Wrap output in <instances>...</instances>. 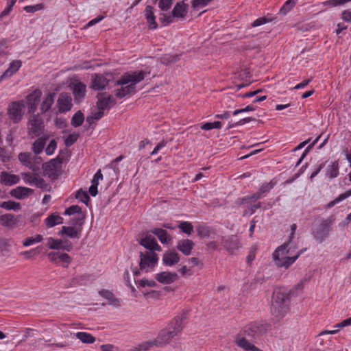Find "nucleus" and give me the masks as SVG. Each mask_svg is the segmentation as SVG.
Returning <instances> with one entry per match:
<instances>
[{
    "label": "nucleus",
    "mask_w": 351,
    "mask_h": 351,
    "mask_svg": "<svg viewBox=\"0 0 351 351\" xmlns=\"http://www.w3.org/2000/svg\"><path fill=\"white\" fill-rule=\"evenodd\" d=\"M144 71H133L124 73L117 81V84L121 87L116 90L115 95L119 99L130 95L136 89V84L142 81L145 77Z\"/></svg>",
    "instance_id": "1"
},
{
    "label": "nucleus",
    "mask_w": 351,
    "mask_h": 351,
    "mask_svg": "<svg viewBox=\"0 0 351 351\" xmlns=\"http://www.w3.org/2000/svg\"><path fill=\"white\" fill-rule=\"evenodd\" d=\"M186 319L185 315L176 317L163 330L158 334L157 338L152 341L154 346H161L165 345L182 330V323Z\"/></svg>",
    "instance_id": "2"
},
{
    "label": "nucleus",
    "mask_w": 351,
    "mask_h": 351,
    "mask_svg": "<svg viewBox=\"0 0 351 351\" xmlns=\"http://www.w3.org/2000/svg\"><path fill=\"white\" fill-rule=\"evenodd\" d=\"M290 298L289 295L280 289L274 291L271 313L276 319H282L289 310Z\"/></svg>",
    "instance_id": "3"
},
{
    "label": "nucleus",
    "mask_w": 351,
    "mask_h": 351,
    "mask_svg": "<svg viewBox=\"0 0 351 351\" xmlns=\"http://www.w3.org/2000/svg\"><path fill=\"white\" fill-rule=\"evenodd\" d=\"M295 248V247L291 246L290 242H286L278 247L272 254L276 265L279 267H285L286 269L291 266L298 258V255L285 256L282 258H280V256L291 254Z\"/></svg>",
    "instance_id": "4"
},
{
    "label": "nucleus",
    "mask_w": 351,
    "mask_h": 351,
    "mask_svg": "<svg viewBox=\"0 0 351 351\" xmlns=\"http://www.w3.org/2000/svg\"><path fill=\"white\" fill-rule=\"evenodd\" d=\"M27 132L32 137L48 135L45 133V123L40 114H30L27 122Z\"/></svg>",
    "instance_id": "5"
},
{
    "label": "nucleus",
    "mask_w": 351,
    "mask_h": 351,
    "mask_svg": "<svg viewBox=\"0 0 351 351\" xmlns=\"http://www.w3.org/2000/svg\"><path fill=\"white\" fill-rule=\"evenodd\" d=\"M271 328V324L265 321L252 322L246 326L243 330L245 336L252 339H258Z\"/></svg>",
    "instance_id": "6"
},
{
    "label": "nucleus",
    "mask_w": 351,
    "mask_h": 351,
    "mask_svg": "<svg viewBox=\"0 0 351 351\" xmlns=\"http://www.w3.org/2000/svg\"><path fill=\"white\" fill-rule=\"evenodd\" d=\"M334 221L335 219L332 216L326 219H322L318 226L313 230L312 234L319 243H322L328 237Z\"/></svg>",
    "instance_id": "7"
},
{
    "label": "nucleus",
    "mask_w": 351,
    "mask_h": 351,
    "mask_svg": "<svg viewBox=\"0 0 351 351\" xmlns=\"http://www.w3.org/2000/svg\"><path fill=\"white\" fill-rule=\"evenodd\" d=\"M158 256L155 252H140V270H145L147 272L148 270L146 268H154L158 263Z\"/></svg>",
    "instance_id": "8"
},
{
    "label": "nucleus",
    "mask_w": 351,
    "mask_h": 351,
    "mask_svg": "<svg viewBox=\"0 0 351 351\" xmlns=\"http://www.w3.org/2000/svg\"><path fill=\"white\" fill-rule=\"evenodd\" d=\"M25 108V101L20 100L12 102L8 109V114L11 120L14 123H17L22 119L23 112V110Z\"/></svg>",
    "instance_id": "9"
},
{
    "label": "nucleus",
    "mask_w": 351,
    "mask_h": 351,
    "mask_svg": "<svg viewBox=\"0 0 351 351\" xmlns=\"http://www.w3.org/2000/svg\"><path fill=\"white\" fill-rule=\"evenodd\" d=\"M42 91L40 89H36L32 93L26 96L25 105L27 106V113L34 114L38 108V105L40 101Z\"/></svg>",
    "instance_id": "10"
},
{
    "label": "nucleus",
    "mask_w": 351,
    "mask_h": 351,
    "mask_svg": "<svg viewBox=\"0 0 351 351\" xmlns=\"http://www.w3.org/2000/svg\"><path fill=\"white\" fill-rule=\"evenodd\" d=\"M97 101L96 103V106L98 110H102L103 112L105 110H109L117 104L115 99L111 95L106 96V93L97 94Z\"/></svg>",
    "instance_id": "11"
},
{
    "label": "nucleus",
    "mask_w": 351,
    "mask_h": 351,
    "mask_svg": "<svg viewBox=\"0 0 351 351\" xmlns=\"http://www.w3.org/2000/svg\"><path fill=\"white\" fill-rule=\"evenodd\" d=\"M75 104H80L84 101L86 94V86L82 82L71 83L70 85Z\"/></svg>",
    "instance_id": "12"
},
{
    "label": "nucleus",
    "mask_w": 351,
    "mask_h": 351,
    "mask_svg": "<svg viewBox=\"0 0 351 351\" xmlns=\"http://www.w3.org/2000/svg\"><path fill=\"white\" fill-rule=\"evenodd\" d=\"M58 113L70 111L73 107L72 98L67 93H61L57 100Z\"/></svg>",
    "instance_id": "13"
},
{
    "label": "nucleus",
    "mask_w": 351,
    "mask_h": 351,
    "mask_svg": "<svg viewBox=\"0 0 351 351\" xmlns=\"http://www.w3.org/2000/svg\"><path fill=\"white\" fill-rule=\"evenodd\" d=\"M139 244L149 250L148 252H160L162 250L161 247L158 244L156 240L149 234H146V235L140 240Z\"/></svg>",
    "instance_id": "14"
},
{
    "label": "nucleus",
    "mask_w": 351,
    "mask_h": 351,
    "mask_svg": "<svg viewBox=\"0 0 351 351\" xmlns=\"http://www.w3.org/2000/svg\"><path fill=\"white\" fill-rule=\"evenodd\" d=\"M221 245L230 253H233L234 250L239 249V242L236 236L222 237Z\"/></svg>",
    "instance_id": "15"
},
{
    "label": "nucleus",
    "mask_w": 351,
    "mask_h": 351,
    "mask_svg": "<svg viewBox=\"0 0 351 351\" xmlns=\"http://www.w3.org/2000/svg\"><path fill=\"white\" fill-rule=\"evenodd\" d=\"M90 88L94 90H104L108 84V79L101 74H94L91 78Z\"/></svg>",
    "instance_id": "16"
},
{
    "label": "nucleus",
    "mask_w": 351,
    "mask_h": 351,
    "mask_svg": "<svg viewBox=\"0 0 351 351\" xmlns=\"http://www.w3.org/2000/svg\"><path fill=\"white\" fill-rule=\"evenodd\" d=\"M22 65V62L20 60H12L8 69H6L3 74L0 76V82L5 79L11 77L15 73H16Z\"/></svg>",
    "instance_id": "17"
},
{
    "label": "nucleus",
    "mask_w": 351,
    "mask_h": 351,
    "mask_svg": "<svg viewBox=\"0 0 351 351\" xmlns=\"http://www.w3.org/2000/svg\"><path fill=\"white\" fill-rule=\"evenodd\" d=\"M178 278L177 273L170 271H162L156 275V280L162 284H171Z\"/></svg>",
    "instance_id": "18"
},
{
    "label": "nucleus",
    "mask_w": 351,
    "mask_h": 351,
    "mask_svg": "<svg viewBox=\"0 0 351 351\" xmlns=\"http://www.w3.org/2000/svg\"><path fill=\"white\" fill-rule=\"evenodd\" d=\"M33 193V189L23 186H18L10 192L11 195L18 199H24Z\"/></svg>",
    "instance_id": "19"
},
{
    "label": "nucleus",
    "mask_w": 351,
    "mask_h": 351,
    "mask_svg": "<svg viewBox=\"0 0 351 351\" xmlns=\"http://www.w3.org/2000/svg\"><path fill=\"white\" fill-rule=\"evenodd\" d=\"M235 343L245 351H263L248 341L245 337L237 336L235 339Z\"/></svg>",
    "instance_id": "20"
},
{
    "label": "nucleus",
    "mask_w": 351,
    "mask_h": 351,
    "mask_svg": "<svg viewBox=\"0 0 351 351\" xmlns=\"http://www.w3.org/2000/svg\"><path fill=\"white\" fill-rule=\"evenodd\" d=\"M195 246V243L190 239H182L178 243L177 248L183 254L189 256Z\"/></svg>",
    "instance_id": "21"
},
{
    "label": "nucleus",
    "mask_w": 351,
    "mask_h": 351,
    "mask_svg": "<svg viewBox=\"0 0 351 351\" xmlns=\"http://www.w3.org/2000/svg\"><path fill=\"white\" fill-rule=\"evenodd\" d=\"M145 16L149 29H155L158 27V24L156 21V16L154 13V8L152 6L148 5L145 7Z\"/></svg>",
    "instance_id": "22"
},
{
    "label": "nucleus",
    "mask_w": 351,
    "mask_h": 351,
    "mask_svg": "<svg viewBox=\"0 0 351 351\" xmlns=\"http://www.w3.org/2000/svg\"><path fill=\"white\" fill-rule=\"evenodd\" d=\"M189 5L184 3V1L178 2L174 6L171 13L174 18H184L188 11Z\"/></svg>",
    "instance_id": "23"
},
{
    "label": "nucleus",
    "mask_w": 351,
    "mask_h": 351,
    "mask_svg": "<svg viewBox=\"0 0 351 351\" xmlns=\"http://www.w3.org/2000/svg\"><path fill=\"white\" fill-rule=\"evenodd\" d=\"M180 261L179 254L174 251L166 252L162 257L163 263L165 265L171 266L178 263Z\"/></svg>",
    "instance_id": "24"
},
{
    "label": "nucleus",
    "mask_w": 351,
    "mask_h": 351,
    "mask_svg": "<svg viewBox=\"0 0 351 351\" xmlns=\"http://www.w3.org/2000/svg\"><path fill=\"white\" fill-rule=\"evenodd\" d=\"M1 182L6 186L17 184L20 179L18 176L2 171L0 175Z\"/></svg>",
    "instance_id": "25"
},
{
    "label": "nucleus",
    "mask_w": 351,
    "mask_h": 351,
    "mask_svg": "<svg viewBox=\"0 0 351 351\" xmlns=\"http://www.w3.org/2000/svg\"><path fill=\"white\" fill-rule=\"evenodd\" d=\"M37 138L38 140L32 145V150L35 154H39L43 152L47 141L49 138V135H43Z\"/></svg>",
    "instance_id": "26"
},
{
    "label": "nucleus",
    "mask_w": 351,
    "mask_h": 351,
    "mask_svg": "<svg viewBox=\"0 0 351 351\" xmlns=\"http://www.w3.org/2000/svg\"><path fill=\"white\" fill-rule=\"evenodd\" d=\"M55 93H48L44 98L40 105V113L45 114L51 108L54 103Z\"/></svg>",
    "instance_id": "27"
},
{
    "label": "nucleus",
    "mask_w": 351,
    "mask_h": 351,
    "mask_svg": "<svg viewBox=\"0 0 351 351\" xmlns=\"http://www.w3.org/2000/svg\"><path fill=\"white\" fill-rule=\"evenodd\" d=\"M81 228L77 230L73 226H62V229L59 231L58 234L62 235L66 234L71 239H79L80 237Z\"/></svg>",
    "instance_id": "28"
},
{
    "label": "nucleus",
    "mask_w": 351,
    "mask_h": 351,
    "mask_svg": "<svg viewBox=\"0 0 351 351\" xmlns=\"http://www.w3.org/2000/svg\"><path fill=\"white\" fill-rule=\"evenodd\" d=\"M45 223L47 227L52 228L58 224H62L63 218L57 213H53L45 219Z\"/></svg>",
    "instance_id": "29"
},
{
    "label": "nucleus",
    "mask_w": 351,
    "mask_h": 351,
    "mask_svg": "<svg viewBox=\"0 0 351 351\" xmlns=\"http://www.w3.org/2000/svg\"><path fill=\"white\" fill-rule=\"evenodd\" d=\"M99 295L108 301L109 304L115 306H119V301L115 298L112 292L107 289H102L99 291Z\"/></svg>",
    "instance_id": "30"
},
{
    "label": "nucleus",
    "mask_w": 351,
    "mask_h": 351,
    "mask_svg": "<svg viewBox=\"0 0 351 351\" xmlns=\"http://www.w3.org/2000/svg\"><path fill=\"white\" fill-rule=\"evenodd\" d=\"M18 220L14 215L11 213L4 214L0 216V225L3 227H10L16 224Z\"/></svg>",
    "instance_id": "31"
},
{
    "label": "nucleus",
    "mask_w": 351,
    "mask_h": 351,
    "mask_svg": "<svg viewBox=\"0 0 351 351\" xmlns=\"http://www.w3.org/2000/svg\"><path fill=\"white\" fill-rule=\"evenodd\" d=\"M150 232L156 235L162 243H167L168 232L167 230L156 228L151 230Z\"/></svg>",
    "instance_id": "32"
},
{
    "label": "nucleus",
    "mask_w": 351,
    "mask_h": 351,
    "mask_svg": "<svg viewBox=\"0 0 351 351\" xmlns=\"http://www.w3.org/2000/svg\"><path fill=\"white\" fill-rule=\"evenodd\" d=\"M339 175V164L337 161H334L328 165L326 169V176L330 179L337 177Z\"/></svg>",
    "instance_id": "33"
},
{
    "label": "nucleus",
    "mask_w": 351,
    "mask_h": 351,
    "mask_svg": "<svg viewBox=\"0 0 351 351\" xmlns=\"http://www.w3.org/2000/svg\"><path fill=\"white\" fill-rule=\"evenodd\" d=\"M75 337L84 343H93L95 341V337L91 334L85 332H78Z\"/></svg>",
    "instance_id": "34"
},
{
    "label": "nucleus",
    "mask_w": 351,
    "mask_h": 351,
    "mask_svg": "<svg viewBox=\"0 0 351 351\" xmlns=\"http://www.w3.org/2000/svg\"><path fill=\"white\" fill-rule=\"evenodd\" d=\"M84 121V114L81 110H78L77 112L74 114L71 119V124L75 127L77 128L82 125Z\"/></svg>",
    "instance_id": "35"
},
{
    "label": "nucleus",
    "mask_w": 351,
    "mask_h": 351,
    "mask_svg": "<svg viewBox=\"0 0 351 351\" xmlns=\"http://www.w3.org/2000/svg\"><path fill=\"white\" fill-rule=\"evenodd\" d=\"M0 207L7 210H18L21 208V204L19 202L9 200L0 203Z\"/></svg>",
    "instance_id": "36"
},
{
    "label": "nucleus",
    "mask_w": 351,
    "mask_h": 351,
    "mask_svg": "<svg viewBox=\"0 0 351 351\" xmlns=\"http://www.w3.org/2000/svg\"><path fill=\"white\" fill-rule=\"evenodd\" d=\"M351 196V189L346 191V192L340 194L337 197H336L333 201L330 202L327 204V208H332L335 204H338L339 202H341L342 200L349 197Z\"/></svg>",
    "instance_id": "37"
},
{
    "label": "nucleus",
    "mask_w": 351,
    "mask_h": 351,
    "mask_svg": "<svg viewBox=\"0 0 351 351\" xmlns=\"http://www.w3.org/2000/svg\"><path fill=\"white\" fill-rule=\"evenodd\" d=\"M42 167L45 175L51 176V173L56 170L57 165L55 164V160H51L48 162L43 163Z\"/></svg>",
    "instance_id": "38"
},
{
    "label": "nucleus",
    "mask_w": 351,
    "mask_h": 351,
    "mask_svg": "<svg viewBox=\"0 0 351 351\" xmlns=\"http://www.w3.org/2000/svg\"><path fill=\"white\" fill-rule=\"evenodd\" d=\"M262 193L258 191L257 193L253 194L249 197H243L237 201V204H245L250 202H255L257 199H259L262 197Z\"/></svg>",
    "instance_id": "39"
},
{
    "label": "nucleus",
    "mask_w": 351,
    "mask_h": 351,
    "mask_svg": "<svg viewBox=\"0 0 351 351\" xmlns=\"http://www.w3.org/2000/svg\"><path fill=\"white\" fill-rule=\"evenodd\" d=\"M31 153L21 152L19 154L18 158L23 165L27 167L31 166Z\"/></svg>",
    "instance_id": "40"
},
{
    "label": "nucleus",
    "mask_w": 351,
    "mask_h": 351,
    "mask_svg": "<svg viewBox=\"0 0 351 351\" xmlns=\"http://www.w3.org/2000/svg\"><path fill=\"white\" fill-rule=\"evenodd\" d=\"M179 60V55L166 54L160 58V62L163 64L167 65L170 63L176 62Z\"/></svg>",
    "instance_id": "41"
},
{
    "label": "nucleus",
    "mask_w": 351,
    "mask_h": 351,
    "mask_svg": "<svg viewBox=\"0 0 351 351\" xmlns=\"http://www.w3.org/2000/svg\"><path fill=\"white\" fill-rule=\"evenodd\" d=\"M62 241V239H55L53 237H49L47 239V246L51 250H61Z\"/></svg>",
    "instance_id": "42"
},
{
    "label": "nucleus",
    "mask_w": 351,
    "mask_h": 351,
    "mask_svg": "<svg viewBox=\"0 0 351 351\" xmlns=\"http://www.w3.org/2000/svg\"><path fill=\"white\" fill-rule=\"evenodd\" d=\"M178 228L180 229L181 232L185 233L188 235L191 234L193 232V226L191 223L188 221H182L179 223Z\"/></svg>",
    "instance_id": "43"
},
{
    "label": "nucleus",
    "mask_w": 351,
    "mask_h": 351,
    "mask_svg": "<svg viewBox=\"0 0 351 351\" xmlns=\"http://www.w3.org/2000/svg\"><path fill=\"white\" fill-rule=\"evenodd\" d=\"M75 198L80 199L82 202L84 203L86 206H88L90 201V197L88 196L86 191H83L82 189H79L75 195Z\"/></svg>",
    "instance_id": "44"
},
{
    "label": "nucleus",
    "mask_w": 351,
    "mask_h": 351,
    "mask_svg": "<svg viewBox=\"0 0 351 351\" xmlns=\"http://www.w3.org/2000/svg\"><path fill=\"white\" fill-rule=\"evenodd\" d=\"M74 214H77V215H84L82 213V208L77 205L71 206L67 208L64 213V215H72Z\"/></svg>",
    "instance_id": "45"
},
{
    "label": "nucleus",
    "mask_w": 351,
    "mask_h": 351,
    "mask_svg": "<svg viewBox=\"0 0 351 351\" xmlns=\"http://www.w3.org/2000/svg\"><path fill=\"white\" fill-rule=\"evenodd\" d=\"M296 4L295 0H287L283 5V6L280 10V13L282 14H286L288 12H289Z\"/></svg>",
    "instance_id": "46"
},
{
    "label": "nucleus",
    "mask_w": 351,
    "mask_h": 351,
    "mask_svg": "<svg viewBox=\"0 0 351 351\" xmlns=\"http://www.w3.org/2000/svg\"><path fill=\"white\" fill-rule=\"evenodd\" d=\"M197 232L201 238H208L210 234V229L206 226H199L197 228Z\"/></svg>",
    "instance_id": "47"
},
{
    "label": "nucleus",
    "mask_w": 351,
    "mask_h": 351,
    "mask_svg": "<svg viewBox=\"0 0 351 351\" xmlns=\"http://www.w3.org/2000/svg\"><path fill=\"white\" fill-rule=\"evenodd\" d=\"M349 1H351V0H328L323 3L325 6L332 8L342 5Z\"/></svg>",
    "instance_id": "48"
},
{
    "label": "nucleus",
    "mask_w": 351,
    "mask_h": 351,
    "mask_svg": "<svg viewBox=\"0 0 351 351\" xmlns=\"http://www.w3.org/2000/svg\"><path fill=\"white\" fill-rule=\"evenodd\" d=\"M84 215H77V217L71 218L69 223L72 226L82 227L84 223Z\"/></svg>",
    "instance_id": "49"
},
{
    "label": "nucleus",
    "mask_w": 351,
    "mask_h": 351,
    "mask_svg": "<svg viewBox=\"0 0 351 351\" xmlns=\"http://www.w3.org/2000/svg\"><path fill=\"white\" fill-rule=\"evenodd\" d=\"M221 123L219 121L213 123L208 122L201 125V129L203 130H210L212 129L220 128Z\"/></svg>",
    "instance_id": "50"
},
{
    "label": "nucleus",
    "mask_w": 351,
    "mask_h": 351,
    "mask_svg": "<svg viewBox=\"0 0 351 351\" xmlns=\"http://www.w3.org/2000/svg\"><path fill=\"white\" fill-rule=\"evenodd\" d=\"M45 5L43 3H38L34 5H26L23 8V10L28 13H34L35 12L44 9Z\"/></svg>",
    "instance_id": "51"
},
{
    "label": "nucleus",
    "mask_w": 351,
    "mask_h": 351,
    "mask_svg": "<svg viewBox=\"0 0 351 351\" xmlns=\"http://www.w3.org/2000/svg\"><path fill=\"white\" fill-rule=\"evenodd\" d=\"M59 261L62 263V267L64 268L68 267L69 265L71 262V258L70 256L66 253H60L59 254Z\"/></svg>",
    "instance_id": "52"
},
{
    "label": "nucleus",
    "mask_w": 351,
    "mask_h": 351,
    "mask_svg": "<svg viewBox=\"0 0 351 351\" xmlns=\"http://www.w3.org/2000/svg\"><path fill=\"white\" fill-rule=\"evenodd\" d=\"M80 135L78 134H69L64 140V145L66 147H71L78 139Z\"/></svg>",
    "instance_id": "53"
},
{
    "label": "nucleus",
    "mask_w": 351,
    "mask_h": 351,
    "mask_svg": "<svg viewBox=\"0 0 351 351\" xmlns=\"http://www.w3.org/2000/svg\"><path fill=\"white\" fill-rule=\"evenodd\" d=\"M21 176L25 183H27L29 184H34L35 179L38 174L34 173V175H32L30 173H22Z\"/></svg>",
    "instance_id": "54"
},
{
    "label": "nucleus",
    "mask_w": 351,
    "mask_h": 351,
    "mask_svg": "<svg viewBox=\"0 0 351 351\" xmlns=\"http://www.w3.org/2000/svg\"><path fill=\"white\" fill-rule=\"evenodd\" d=\"M152 346H154L152 341H146L134 348L130 351H147Z\"/></svg>",
    "instance_id": "55"
},
{
    "label": "nucleus",
    "mask_w": 351,
    "mask_h": 351,
    "mask_svg": "<svg viewBox=\"0 0 351 351\" xmlns=\"http://www.w3.org/2000/svg\"><path fill=\"white\" fill-rule=\"evenodd\" d=\"M160 15L161 17H160L159 20L164 25H168L173 22L174 16H173L172 13L169 15L161 13Z\"/></svg>",
    "instance_id": "56"
},
{
    "label": "nucleus",
    "mask_w": 351,
    "mask_h": 351,
    "mask_svg": "<svg viewBox=\"0 0 351 351\" xmlns=\"http://www.w3.org/2000/svg\"><path fill=\"white\" fill-rule=\"evenodd\" d=\"M319 138H320V136H318L310 145H308L306 148V149L303 152L302 155L301 156L300 158L296 163V165H295L296 167L300 165V164L302 162V160L306 157V156L307 153L309 152V150H311L313 148V147L317 143Z\"/></svg>",
    "instance_id": "57"
},
{
    "label": "nucleus",
    "mask_w": 351,
    "mask_h": 351,
    "mask_svg": "<svg viewBox=\"0 0 351 351\" xmlns=\"http://www.w3.org/2000/svg\"><path fill=\"white\" fill-rule=\"evenodd\" d=\"M7 43L6 39L0 40V57H5L8 56V52L7 51Z\"/></svg>",
    "instance_id": "58"
},
{
    "label": "nucleus",
    "mask_w": 351,
    "mask_h": 351,
    "mask_svg": "<svg viewBox=\"0 0 351 351\" xmlns=\"http://www.w3.org/2000/svg\"><path fill=\"white\" fill-rule=\"evenodd\" d=\"M138 283L141 287H145V286L154 287L157 285L156 282L154 280H149L147 279L140 280L138 282Z\"/></svg>",
    "instance_id": "59"
},
{
    "label": "nucleus",
    "mask_w": 351,
    "mask_h": 351,
    "mask_svg": "<svg viewBox=\"0 0 351 351\" xmlns=\"http://www.w3.org/2000/svg\"><path fill=\"white\" fill-rule=\"evenodd\" d=\"M274 185H275V182H273L272 181H271L268 183H265V184H263L262 186L260 188L259 191L263 195L265 193H267V192L269 191L271 189H273Z\"/></svg>",
    "instance_id": "60"
},
{
    "label": "nucleus",
    "mask_w": 351,
    "mask_h": 351,
    "mask_svg": "<svg viewBox=\"0 0 351 351\" xmlns=\"http://www.w3.org/2000/svg\"><path fill=\"white\" fill-rule=\"evenodd\" d=\"M57 143L55 140H51L45 149L47 155H52L56 148Z\"/></svg>",
    "instance_id": "61"
},
{
    "label": "nucleus",
    "mask_w": 351,
    "mask_h": 351,
    "mask_svg": "<svg viewBox=\"0 0 351 351\" xmlns=\"http://www.w3.org/2000/svg\"><path fill=\"white\" fill-rule=\"evenodd\" d=\"M34 185L37 188H40L42 189H46L47 187V184L45 182V180L43 178L37 177L35 179Z\"/></svg>",
    "instance_id": "62"
},
{
    "label": "nucleus",
    "mask_w": 351,
    "mask_h": 351,
    "mask_svg": "<svg viewBox=\"0 0 351 351\" xmlns=\"http://www.w3.org/2000/svg\"><path fill=\"white\" fill-rule=\"evenodd\" d=\"M55 125L60 129L65 128L67 126L66 121L64 118L57 117L54 120Z\"/></svg>",
    "instance_id": "63"
},
{
    "label": "nucleus",
    "mask_w": 351,
    "mask_h": 351,
    "mask_svg": "<svg viewBox=\"0 0 351 351\" xmlns=\"http://www.w3.org/2000/svg\"><path fill=\"white\" fill-rule=\"evenodd\" d=\"M341 19L348 23H351V10H346L341 13Z\"/></svg>",
    "instance_id": "64"
}]
</instances>
